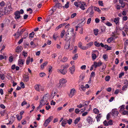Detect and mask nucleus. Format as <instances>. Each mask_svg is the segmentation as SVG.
Wrapping results in <instances>:
<instances>
[{"mask_svg":"<svg viewBox=\"0 0 128 128\" xmlns=\"http://www.w3.org/2000/svg\"><path fill=\"white\" fill-rule=\"evenodd\" d=\"M83 21H82L79 24H78V26H79V28L81 27L84 25V23H83Z\"/></svg>","mask_w":128,"mask_h":128,"instance_id":"42","label":"nucleus"},{"mask_svg":"<svg viewBox=\"0 0 128 128\" xmlns=\"http://www.w3.org/2000/svg\"><path fill=\"white\" fill-rule=\"evenodd\" d=\"M95 76V73L94 72H92L91 75L90 76V78H92V77H94Z\"/></svg>","mask_w":128,"mask_h":128,"instance_id":"43","label":"nucleus"},{"mask_svg":"<svg viewBox=\"0 0 128 128\" xmlns=\"http://www.w3.org/2000/svg\"><path fill=\"white\" fill-rule=\"evenodd\" d=\"M102 63L100 62H95L94 63V64L93 65L95 68H96L98 66H99L101 65Z\"/></svg>","mask_w":128,"mask_h":128,"instance_id":"14","label":"nucleus"},{"mask_svg":"<svg viewBox=\"0 0 128 128\" xmlns=\"http://www.w3.org/2000/svg\"><path fill=\"white\" fill-rule=\"evenodd\" d=\"M49 94L47 93L42 97V99L44 100H46V101L47 102V100L49 97Z\"/></svg>","mask_w":128,"mask_h":128,"instance_id":"19","label":"nucleus"},{"mask_svg":"<svg viewBox=\"0 0 128 128\" xmlns=\"http://www.w3.org/2000/svg\"><path fill=\"white\" fill-rule=\"evenodd\" d=\"M52 66H49L48 68V71L49 73H50L52 72Z\"/></svg>","mask_w":128,"mask_h":128,"instance_id":"62","label":"nucleus"},{"mask_svg":"<svg viewBox=\"0 0 128 128\" xmlns=\"http://www.w3.org/2000/svg\"><path fill=\"white\" fill-rule=\"evenodd\" d=\"M67 122L66 120H63L62 122V126H64L66 124Z\"/></svg>","mask_w":128,"mask_h":128,"instance_id":"34","label":"nucleus"},{"mask_svg":"<svg viewBox=\"0 0 128 128\" xmlns=\"http://www.w3.org/2000/svg\"><path fill=\"white\" fill-rule=\"evenodd\" d=\"M93 6H91L87 10V11H86V13H88L89 12L90 14V17H92V14L94 13V12H93Z\"/></svg>","mask_w":128,"mask_h":128,"instance_id":"4","label":"nucleus"},{"mask_svg":"<svg viewBox=\"0 0 128 128\" xmlns=\"http://www.w3.org/2000/svg\"><path fill=\"white\" fill-rule=\"evenodd\" d=\"M75 70V66H72L70 67L68 69V71L69 72L72 74H74Z\"/></svg>","mask_w":128,"mask_h":128,"instance_id":"8","label":"nucleus"},{"mask_svg":"<svg viewBox=\"0 0 128 128\" xmlns=\"http://www.w3.org/2000/svg\"><path fill=\"white\" fill-rule=\"evenodd\" d=\"M76 13H74L72 14L71 15V18H74V17L76 16Z\"/></svg>","mask_w":128,"mask_h":128,"instance_id":"63","label":"nucleus"},{"mask_svg":"<svg viewBox=\"0 0 128 128\" xmlns=\"http://www.w3.org/2000/svg\"><path fill=\"white\" fill-rule=\"evenodd\" d=\"M58 36V33H55L53 35V38L54 40H56Z\"/></svg>","mask_w":128,"mask_h":128,"instance_id":"31","label":"nucleus"},{"mask_svg":"<svg viewBox=\"0 0 128 128\" xmlns=\"http://www.w3.org/2000/svg\"><path fill=\"white\" fill-rule=\"evenodd\" d=\"M4 11V9L3 10L2 8L0 9V16L1 17L2 16L4 15V14H3V12Z\"/></svg>","mask_w":128,"mask_h":128,"instance_id":"49","label":"nucleus"},{"mask_svg":"<svg viewBox=\"0 0 128 128\" xmlns=\"http://www.w3.org/2000/svg\"><path fill=\"white\" fill-rule=\"evenodd\" d=\"M68 60V58L66 57H64L62 59L60 60V61L63 62H66Z\"/></svg>","mask_w":128,"mask_h":128,"instance_id":"33","label":"nucleus"},{"mask_svg":"<svg viewBox=\"0 0 128 128\" xmlns=\"http://www.w3.org/2000/svg\"><path fill=\"white\" fill-rule=\"evenodd\" d=\"M78 50V47L76 46H74V50L73 52V53H76L77 51Z\"/></svg>","mask_w":128,"mask_h":128,"instance_id":"56","label":"nucleus"},{"mask_svg":"<svg viewBox=\"0 0 128 128\" xmlns=\"http://www.w3.org/2000/svg\"><path fill=\"white\" fill-rule=\"evenodd\" d=\"M76 90L72 88V89L70 92V93L69 94V96L70 98H72L74 95L75 93Z\"/></svg>","mask_w":128,"mask_h":128,"instance_id":"9","label":"nucleus"},{"mask_svg":"<svg viewBox=\"0 0 128 128\" xmlns=\"http://www.w3.org/2000/svg\"><path fill=\"white\" fill-rule=\"evenodd\" d=\"M16 116L17 118L18 119V120H20L22 118V116H19L18 115H17Z\"/></svg>","mask_w":128,"mask_h":128,"instance_id":"53","label":"nucleus"},{"mask_svg":"<svg viewBox=\"0 0 128 128\" xmlns=\"http://www.w3.org/2000/svg\"><path fill=\"white\" fill-rule=\"evenodd\" d=\"M80 2H74V4L77 7H79V4H80Z\"/></svg>","mask_w":128,"mask_h":128,"instance_id":"59","label":"nucleus"},{"mask_svg":"<svg viewBox=\"0 0 128 128\" xmlns=\"http://www.w3.org/2000/svg\"><path fill=\"white\" fill-rule=\"evenodd\" d=\"M80 120V117L76 119L74 121V123L75 124H76L78 123V122Z\"/></svg>","mask_w":128,"mask_h":128,"instance_id":"32","label":"nucleus"},{"mask_svg":"<svg viewBox=\"0 0 128 128\" xmlns=\"http://www.w3.org/2000/svg\"><path fill=\"white\" fill-rule=\"evenodd\" d=\"M95 114H98L99 112V110L96 108H94L93 110Z\"/></svg>","mask_w":128,"mask_h":128,"instance_id":"35","label":"nucleus"},{"mask_svg":"<svg viewBox=\"0 0 128 128\" xmlns=\"http://www.w3.org/2000/svg\"><path fill=\"white\" fill-rule=\"evenodd\" d=\"M92 57L93 60L95 59L96 57V54L94 53L92 54Z\"/></svg>","mask_w":128,"mask_h":128,"instance_id":"47","label":"nucleus"},{"mask_svg":"<svg viewBox=\"0 0 128 128\" xmlns=\"http://www.w3.org/2000/svg\"><path fill=\"white\" fill-rule=\"evenodd\" d=\"M114 40V38L113 37H110L108 38V39L107 41L108 43H110Z\"/></svg>","mask_w":128,"mask_h":128,"instance_id":"30","label":"nucleus"},{"mask_svg":"<svg viewBox=\"0 0 128 128\" xmlns=\"http://www.w3.org/2000/svg\"><path fill=\"white\" fill-rule=\"evenodd\" d=\"M102 58L105 60H106V59L108 58V56L106 54H104L103 55Z\"/></svg>","mask_w":128,"mask_h":128,"instance_id":"58","label":"nucleus"},{"mask_svg":"<svg viewBox=\"0 0 128 128\" xmlns=\"http://www.w3.org/2000/svg\"><path fill=\"white\" fill-rule=\"evenodd\" d=\"M56 94V91H54V90L51 93V95L52 96H55Z\"/></svg>","mask_w":128,"mask_h":128,"instance_id":"54","label":"nucleus"},{"mask_svg":"<svg viewBox=\"0 0 128 128\" xmlns=\"http://www.w3.org/2000/svg\"><path fill=\"white\" fill-rule=\"evenodd\" d=\"M69 7V2H68L64 6H63L64 7L66 8H68Z\"/></svg>","mask_w":128,"mask_h":128,"instance_id":"41","label":"nucleus"},{"mask_svg":"<svg viewBox=\"0 0 128 128\" xmlns=\"http://www.w3.org/2000/svg\"><path fill=\"white\" fill-rule=\"evenodd\" d=\"M66 82V79L63 78H62L59 80V82L56 84V87L59 89L64 87L65 86V84Z\"/></svg>","mask_w":128,"mask_h":128,"instance_id":"1","label":"nucleus"},{"mask_svg":"<svg viewBox=\"0 0 128 128\" xmlns=\"http://www.w3.org/2000/svg\"><path fill=\"white\" fill-rule=\"evenodd\" d=\"M70 44H66L65 46V49L66 50L69 49V50H72V48H70Z\"/></svg>","mask_w":128,"mask_h":128,"instance_id":"21","label":"nucleus"},{"mask_svg":"<svg viewBox=\"0 0 128 128\" xmlns=\"http://www.w3.org/2000/svg\"><path fill=\"white\" fill-rule=\"evenodd\" d=\"M102 117V115H101V114H99L97 115V116L96 117V118L98 122L100 121V119Z\"/></svg>","mask_w":128,"mask_h":128,"instance_id":"24","label":"nucleus"},{"mask_svg":"<svg viewBox=\"0 0 128 128\" xmlns=\"http://www.w3.org/2000/svg\"><path fill=\"white\" fill-rule=\"evenodd\" d=\"M87 120L88 123L90 124H92L93 120L89 116L87 118Z\"/></svg>","mask_w":128,"mask_h":128,"instance_id":"22","label":"nucleus"},{"mask_svg":"<svg viewBox=\"0 0 128 128\" xmlns=\"http://www.w3.org/2000/svg\"><path fill=\"white\" fill-rule=\"evenodd\" d=\"M41 88V86L40 84H36L34 86V88L37 91L40 92V88Z\"/></svg>","mask_w":128,"mask_h":128,"instance_id":"16","label":"nucleus"},{"mask_svg":"<svg viewBox=\"0 0 128 128\" xmlns=\"http://www.w3.org/2000/svg\"><path fill=\"white\" fill-rule=\"evenodd\" d=\"M46 100L42 99L40 102V104L43 106L46 104Z\"/></svg>","mask_w":128,"mask_h":128,"instance_id":"23","label":"nucleus"},{"mask_svg":"<svg viewBox=\"0 0 128 128\" xmlns=\"http://www.w3.org/2000/svg\"><path fill=\"white\" fill-rule=\"evenodd\" d=\"M104 48L106 49L107 50H111V48L106 45H104Z\"/></svg>","mask_w":128,"mask_h":128,"instance_id":"40","label":"nucleus"},{"mask_svg":"<svg viewBox=\"0 0 128 128\" xmlns=\"http://www.w3.org/2000/svg\"><path fill=\"white\" fill-rule=\"evenodd\" d=\"M30 57H28V58L26 60V64H28L30 63Z\"/></svg>","mask_w":128,"mask_h":128,"instance_id":"37","label":"nucleus"},{"mask_svg":"<svg viewBox=\"0 0 128 128\" xmlns=\"http://www.w3.org/2000/svg\"><path fill=\"white\" fill-rule=\"evenodd\" d=\"M114 22L116 25H119L120 23V18L119 17L115 18L114 20Z\"/></svg>","mask_w":128,"mask_h":128,"instance_id":"17","label":"nucleus"},{"mask_svg":"<svg viewBox=\"0 0 128 128\" xmlns=\"http://www.w3.org/2000/svg\"><path fill=\"white\" fill-rule=\"evenodd\" d=\"M106 30L105 27L104 26H102L101 27V32H104Z\"/></svg>","mask_w":128,"mask_h":128,"instance_id":"51","label":"nucleus"},{"mask_svg":"<svg viewBox=\"0 0 128 128\" xmlns=\"http://www.w3.org/2000/svg\"><path fill=\"white\" fill-rule=\"evenodd\" d=\"M7 8L6 7L4 8V11L2 13L3 14H6L10 12V11H9V10H7Z\"/></svg>","mask_w":128,"mask_h":128,"instance_id":"20","label":"nucleus"},{"mask_svg":"<svg viewBox=\"0 0 128 128\" xmlns=\"http://www.w3.org/2000/svg\"><path fill=\"white\" fill-rule=\"evenodd\" d=\"M112 115L114 116H117L119 114V112L116 109H114L112 110Z\"/></svg>","mask_w":128,"mask_h":128,"instance_id":"11","label":"nucleus"},{"mask_svg":"<svg viewBox=\"0 0 128 128\" xmlns=\"http://www.w3.org/2000/svg\"><path fill=\"white\" fill-rule=\"evenodd\" d=\"M5 5V3L4 1H2L0 3V6L2 7L4 6Z\"/></svg>","mask_w":128,"mask_h":128,"instance_id":"64","label":"nucleus"},{"mask_svg":"<svg viewBox=\"0 0 128 128\" xmlns=\"http://www.w3.org/2000/svg\"><path fill=\"white\" fill-rule=\"evenodd\" d=\"M120 112L121 111L123 110L124 109V106L122 105L120 107Z\"/></svg>","mask_w":128,"mask_h":128,"instance_id":"50","label":"nucleus"},{"mask_svg":"<svg viewBox=\"0 0 128 128\" xmlns=\"http://www.w3.org/2000/svg\"><path fill=\"white\" fill-rule=\"evenodd\" d=\"M34 32H32L30 33L29 34V37L33 38L34 37Z\"/></svg>","mask_w":128,"mask_h":128,"instance_id":"39","label":"nucleus"},{"mask_svg":"<svg viewBox=\"0 0 128 128\" xmlns=\"http://www.w3.org/2000/svg\"><path fill=\"white\" fill-rule=\"evenodd\" d=\"M24 60L21 59H19L18 61V66H22L24 63Z\"/></svg>","mask_w":128,"mask_h":128,"instance_id":"12","label":"nucleus"},{"mask_svg":"<svg viewBox=\"0 0 128 128\" xmlns=\"http://www.w3.org/2000/svg\"><path fill=\"white\" fill-rule=\"evenodd\" d=\"M20 12L19 11H17L15 12V18L16 20L20 18L21 16H20Z\"/></svg>","mask_w":128,"mask_h":128,"instance_id":"10","label":"nucleus"},{"mask_svg":"<svg viewBox=\"0 0 128 128\" xmlns=\"http://www.w3.org/2000/svg\"><path fill=\"white\" fill-rule=\"evenodd\" d=\"M65 34V32L64 30H62L60 34V36L61 38H63L64 35Z\"/></svg>","mask_w":128,"mask_h":128,"instance_id":"25","label":"nucleus"},{"mask_svg":"<svg viewBox=\"0 0 128 128\" xmlns=\"http://www.w3.org/2000/svg\"><path fill=\"white\" fill-rule=\"evenodd\" d=\"M124 84H125L123 86L122 88V90H126L127 89L128 86V81L126 80Z\"/></svg>","mask_w":128,"mask_h":128,"instance_id":"15","label":"nucleus"},{"mask_svg":"<svg viewBox=\"0 0 128 128\" xmlns=\"http://www.w3.org/2000/svg\"><path fill=\"white\" fill-rule=\"evenodd\" d=\"M102 68L100 70V71L102 72L106 68V66L105 64H102Z\"/></svg>","mask_w":128,"mask_h":128,"instance_id":"26","label":"nucleus"},{"mask_svg":"<svg viewBox=\"0 0 128 128\" xmlns=\"http://www.w3.org/2000/svg\"><path fill=\"white\" fill-rule=\"evenodd\" d=\"M25 30L22 29L21 31H20L18 29V30L17 32L18 34L17 38H18L20 36H21L22 34L24 32Z\"/></svg>","mask_w":128,"mask_h":128,"instance_id":"18","label":"nucleus"},{"mask_svg":"<svg viewBox=\"0 0 128 128\" xmlns=\"http://www.w3.org/2000/svg\"><path fill=\"white\" fill-rule=\"evenodd\" d=\"M72 36L70 34H68V33H66V34L64 36L65 40L67 41H68L71 38Z\"/></svg>","mask_w":128,"mask_h":128,"instance_id":"7","label":"nucleus"},{"mask_svg":"<svg viewBox=\"0 0 128 128\" xmlns=\"http://www.w3.org/2000/svg\"><path fill=\"white\" fill-rule=\"evenodd\" d=\"M74 29L72 28H70L67 30L66 33L68 34H70L73 36L74 34Z\"/></svg>","mask_w":128,"mask_h":128,"instance_id":"6","label":"nucleus"},{"mask_svg":"<svg viewBox=\"0 0 128 128\" xmlns=\"http://www.w3.org/2000/svg\"><path fill=\"white\" fill-rule=\"evenodd\" d=\"M57 72L59 73H60L64 75L67 73V70L64 68L62 70L58 69L57 70Z\"/></svg>","mask_w":128,"mask_h":128,"instance_id":"5","label":"nucleus"},{"mask_svg":"<svg viewBox=\"0 0 128 128\" xmlns=\"http://www.w3.org/2000/svg\"><path fill=\"white\" fill-rule=\"evenodd\" d=\"M53 118V117L52 116H50L48 119L46 120L44 124V125L45 127H46L48 125L49 123L52 120Z\"/></svg>","mask_w":128,"mask_h":128,"instance_id":"3","label":"nucleus"},{"mask_svg":"<svg viewBox=\"0 0 128 128\" xmlns=\"http://www.w3.org/2000/svg\"><path fill=\"white\" fill-rule=\"evenodd\" d=\"M27 104V102L24 100L21 104V106H23L24 105H26Z\"/></svg>","mask_w":128,"mask_h":128,"instance_id":"61","label":"nucleus"},{"mask_svg":"<svg viewBox=\"0 0 128 128\" xmlns=\"http://www.w3.org/2000/svg\"><path fill=\"white\" fill-rule=\"evenodd\" d=\"M48 62H46L41 66V69H43L44 68V66L46 65Z\"/></svg>","mask_w":128,"mask_h":128,"instance_id":"27","label":"nucleus"},{"mask_svg":"<svg viewBox=\"0 0 128 128\" xmlns=\"http://www.w3.org/2000/svg\"><path fill=\"white\" fill-rule=\"evenodd\" d=\"M98 3L99 5L100 6H104V4L103 3V2L102 1L99 0L98 1Z\"/></svg>","mask_w":128,"mask_h":128,"instance_id":"44","label":"nucleus"},{"mask_svg":"<svg viewBox=\"0 0 128 128\" xmlns=\"http://www.w3.org/2000/svg\"><path fill=\"white\" fill-rule=\"evenodd\" d=\"M94 33L96 36H97L98 32V29H96L94 30Z\"/></svg>","mask_w":128,"mask_h":128,"instance_id":"36","label":"nucleus"},{"mask_svg":"<svg viewBox=\"0 0 128 128\" xmlns=\"http://www.w3.org/2000/svg\"><path fill=\"white\" fill-rule=\"evenodd\" d=\"M78 54H76L74 55V56L72 57V59L74 60H76L78 58Z\"/></svg>","mask_w":128,"mask_h":128,"instance_id":"38","label":"nucleus"},{"mask_svg":"<svg viewBox=\"0 0 128 128\" xmlns=\"http://www.w3.org/2000/svg\"><path fill=\"white\" fill-rule=\"evenodd\" d=\"M22 47L20 46H17L16 49V52L18 53H20L22 51Z\"/></svg>","mask_w":128,"mask_h":128,"instance_id":"13","label":"nucleus"},{"mask_svg":"<svg viewBox=\"0 0 128 128\" xmlns=\"http://www.w3.org/2000/svg\"><path fill=\"white\" fill-rule=\"evenodd\" d=\"M24 78L26 82H27L29 80V76L28 75H25L24 76Z\"/></svg>","mask_w":128,"mask_h":128,"instance_id":"28","label":"nucleus"},{"mask_svg":"<svg viewBox=\"0 0 128 128\" xmlns=\"http://www.w3.org/2000/svg\"><path fill=\"white\" fill-rule=\"evenodd\" d=\"M94 9L95 10L99 12H100L101 11L99 9V8L97 7H94Z\"/></svg>","mask_w":128,"mask_h":128,"instance_id":"52","label":"nucleus"},{"mask_svg":"<svg viewBox=\"0 0 128 128\" xmlns=\"http://www.w3.org/2000/svg\"><path fill=\"white\" fill-rule=\"evenodd\" d=\"M94 44L97 47H99L100 46V44L96 42H94Z\"/></svg>","mask_w":128,"mask_h":128,"instance_id":"60","label":"nucleus"},{"mask_svg":"<svg viewBox=\"0 0 128 128\" xmlns=\"http://www.w3.org/2000/svg\"><path fill=\"white\" fill-rule=\"evenodd\" d=\"M45 73L44 72H41L40 74V76L41 77H43L46 75Z\"/></svg>","mask_w":128,"mask_h":128,"instance_id":"55","label":"nucleus"},{"mask_svg":"<svg viewBox=\"0 0 128 128\" xmlns=\"http://www.w3.org/2000/svg\"><path fill=\"white\" fill-rule=\"evenodd\" d=\"M0 78L2 80H4L5 78L4 75V74H0Z\"/></svg>","mask_w":128,"mask_h":128,"instance_id":"46","label":"nucleus"},{"mask_svg":"<svg viewBox=\"0 0 128 128\" xmlns=\"http://www.w3.org/2000/svg\"><path fill=\"white\" fill-rule=\"evenodd\" d=\"M80 4H79V7L82 10H84L86 8L85 6L86 7V3L82 1H81L80 2Z\"/></svg>","mask_w":128,"mask_h":128,"instance_id":"2","label":"nucleus"},{"mask_svg":"<svg viewBox=\"0 0 128 128\" xmlns=\"http://www.w3.org/2000/svg\"><path fill=\"white\" fill-rule=\"evenodd\" d=\"M108 122V126L111 125L113 124V122L111 120H110Z\"/></svg>","mask_w":128,"mask_h":128,"instance_id":"57","label":"nucleus"},{"mask_svg":"<svg viewBox=\"0 0 128 128\" xmlns=\"http://www.w3.org/2000/svg\"><path fill=\"white\" fill-rule=\"evenodd\" d=\"M93 44V42H91L87 44L86 45V46L88 47V48L90 47Z\"/></svg>","mask_w":128,"mask_h":128,"instance_id":"29","label":"nucleus"},{"mask_svg":"<svg viewBox=\"0 0 128 128\" xmlns=\"http://www.w3.org/2000/svg\"><path fill=\"white\" fill-rule=\"evenodd\" d=\"M110 77L109 76H107L105 78V80L106 81H108L110 80Z\"/></svg>","mask_w":128,"mask_h":128,"instance_id":"45","label":"nucleus"},{"mask_svg":"<svg viewBox=\"0 0 128 128\" xmlns=\"http://www.w3.org/2000/svg\"><path fill=\"white\" fill-rule=\"evenodd\" d=\"M105 24L108 26H112V24L109 22H107L106 23H105Z\"/></svg>","mask_w":128,"mask_h":128,"instance_id":"48","label":"nucleus"}]
</instances>
